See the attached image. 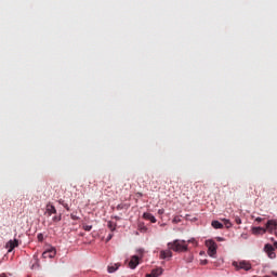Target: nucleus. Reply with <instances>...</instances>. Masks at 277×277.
<instances>
[{
    "instance_id": "8",
    "label": "nucleus",
    "mask_w": 277,
    "mask_h": 277,
    "mask_svg": "<svg viewBox=\"0 0 277 277\" xmlns=\"http://www.w3.org/2000/svg\"><path fill=\"white\" fill-rule=\"evenodd\" d=\"M45 211L48 215H55V213H57V209H55V206H53L52 203H48L45 206Z\"/></svg>"
},
{
    "instance_id": "14",
    "label": "nucleus",
    "mask_w": 277,
    "mask_h": 277,
    "mask_svg": "<svg viewBox=\"0 0 277 277\" xmlns=\"http://www.w3.org/2000/svg\"><path fill=\"white\" fill-rule=\"evenodd\" d=\"M253 233L255 235H259L261 233H267V227L266 228H263V227H253Z\"/></svg>"
},
{
    "instance_id": "29",
    "label": "nucleus",
    "mask_w": 277,
    "mask_h": 277,
    "mask_svg": "<svg viewBox=\"0 0 277 277\" xmlns=\"http://www.w3.org/2000/svg\"><path fill=\"white\" fill-rule=\"evenodd\" d=\"M275 248H277V242L274 243Z\"/></svg>"
},
{
    "instance_id": "23",
    "label": "nucleus",
    "mask_w": 277,
    "mask_h": 277,
    "mask_svg": "<svg viewBox=\"0 0 277 277\" xmlns=\"http://www.w3.org/2000/svg\"><path fill=\"white\" fill-rule=\"evenodd\" d=\"M216 241H226L223 237H216Z\"/></svg>"
},
{
    "instance_id": "6",
    "label": "nucleus",
    "mask_w": 277,
    "mask_h": 277,
    "mask_svg": "<svg viewBox=\"0 0 277 277\" xmlns=\"http://www.w3.org/2000/svg\"><path fill=\"white\" fill-rule=\"evenodd\" d=\"M264 250L267 253L268 259H276V252H274V247L272 245H265Z\"/></svg>"
},
{
    "instance_id": "15",
    "label": "nucleus",
    "mask_w": 277,
    "mask_h": 277,
    "mask_svg": "<svg viewBox=\"0 0 277 277\" xmlns=\"http://www.w3.org/2000/svg\"><path fill=\"white\" fill-rule=\"evenodd\" d=\"M58 205H62V207H64V209H66V211H70V207H68V203H66V201H64V199H58Z\"/></svg>"
},
{
    "instance_id": "21",
    "label": "nucleus",
    "mask_w": 277,
    "mask_h": 277,
    "mask_svg": "<svg viewBox=\"0 0 277 277\" xmlns=\"http://www.w3.org/2000/svg\"><path fill=\"white\" fill-rule=\"evenodd\" d=\"M192 261H194V255H193V254H189V255L186 258V263H192Z\"/></svg>"
},
{
    "instance_id": "24",
    "label": "nucleus",
    "mask_w": 277,
    "mask_h": 277,
    "mask_svg": "<svg viewBox=\"0 0 277 277\" xmlns=\"http://www.w3.org/2000/svg\"><path fill=\"white\" fill-rule=\"evenodd\" d=\"M255 222L261 223V222H263V219L262 217H256Z\"/></svg>"
},
{
    "instance_id": "33",
    "label": "nucleus",
    "mask_w": 277,
    "mask_h": 277,
    "mask_svg": "<svg viewBox=\"0 0 277 277\" xmlns=\"http://www.w3.org/2000/svg\"><path fill=\"white\" fill-rule=\"evenodd\" d=\"M71 217H72V220H75V216L71 215Z\"/></svg>"
},
{
    "instance_id": "26",
    "label": "nucleus",
    "mask_w": 277,
    "mask_h": 277,
    "mask_svg": "<svg viewBox=\"0 0 277 277\" xmlns=\"http://www.w3.org/2000/svg\"><path fill=\"white\" fill-rule=\"evenodd\" d=\"M202 265H207V260H205L203 262H201Z\"/></svg>"
},
{
    "instance_id": "27",
    "label": "nucleus",
    "mask_w": 277,
    "mask_h": 277,
    "mask_svg": "<svg viewBox=\"0 0 277 277\" xmlns=\"http://www.w3.org/2000/svg\"><path fill=\"white\" fill-rule=\"evenodd\" d=\"M117 209H118V210L122 209V206H120V205H119V206H117Z\"/></svg>"
},
{
    "instance_id": "16",
    "label": "nucleus",
    "mask_w": 277,
    "mask_h": 277,
    "mask_svg": "<svg viewBox=\"0 0 277 277\" xmlns=\"http://www.w3.org/2000/svg\"><path fill=\"white\" fill-rule=\"evenodd\" d=\"M223 222L225 227L233 228V223L230 222V220L223 219Z\"/></svg>"
},
{
    "instance_id": "4",
    "label": "nucleus",
    "mask_w": 277,
    "mask_h": 277,
    "mask_svg": "<svg viewBox=\"0 0 277 277\" xmlns=\"http://www.w3.org/2000/svg\"><path fill=\"white\" fill-rule=\"evenodd\" d=\"M55 254H57L55 248H50L42 253V259H55Z\"/></svg>"
},
{
    "instance_id": "7",
    "label": "nucleus",
    "mask_w": 277,
    "mask_h": 277,
    "mask_svg": "<svg viewBox=\"0 0 277 277\" xmlns=\"http://www.w3.org/2000/svg\"><path fill=\"white\" fill-rule=\"evenodd\" d=\"M140 265V256L133 255L129 262L130 269H135Z\"/></svg>"
},
{
    "instance_id": "13",
    "label": "nucleus",
    "mask_w": 277,
    "mask_h": 277,
    "mask_svg": "<svg viewBox=\"0 0 277 277\" xmlns=\"http://www.w3.org/2000/svg\"><path fill=\"white\" fill-rule=\"evenodd\" d=\"M211 226L216 229L224 228V224H222L220 221H212Z\"/></svg>"
},
{
    "instance_id": "3",
    "label": "nucleus",
    "mask_w": 277,
    "mask_h": 277,
    "mask_svg": "<svg viewBox=\"0 0 277 277\" xmlns=\"http://www.w3.org/2000/svg\"><path fill=\"white\" fill-rule=\"evenodd\" d=\"M233 265L237 269H245V272H250V269H252V264H250L248 261H241L239 263L234 262Z\"/></svg>"
},
{
    "instance_id": "12",
    "label": "nucleus",
    "mask_w": 277,
    "mask_h": 277,
    "mask_svg": "<svg viewBox=\"0 0 277 277\" xmlns=\"http://www.w3.org/2000/svg\"><path fill=\"white\" fill-rule=\"evenodd\" d=\"M35 263L31 265V269H36L37 267H40V260L38 259V254L34 255Z\"/></svg>"
},
{
    "instance_id": "1",
    "label": "nucleus",
    "mask_w": 277,
    "mask_h": 277,
    "mask_svg": "<svg viewBox=\"0 0 277 277\" xmlns=\"http://www.w3.org/2000/svg\"><path fill=\"white\" fill-rule=\"evenodd\" d=\"M169 250H173V252H187V241L185 240H174L173 242L168 243Z\"/></svg>"
},
{
    "instance_id": "32",
    "label": "nucleus",
    "mask_w": 277,
    "mask_h": 277,
    "mask_svg": "<svg viewBox=\"0 0 277 277\" xmlns=\"http://www.w3.org/2000/svg\"><path fill=\"white\" fill-rule=\"evenodd\" d=\"M108 239H111V235H109Z\"/></svg>"
},
{
    "instance_id": "11",
    "label": "nucleus",
    "mask_w": 277,
    "mask_h": 277,
    "mask_svg": "<svg viewBox=\"0 0 277 277\" xmlns=\"http://www.w3.org/2000/svg\"><path fill=\"white\" fill-rule=\"evenodd\" d=\"M119 267H120V264L117 263L113 266H108L107 272H108V274H114V272H118Z\"/></svg>"
},
{
    "instance_id": "10",
    "label": "nucleus",
    "mask_w": 277,
    "mask_h": 277,
    "mask_svg": "<svg viewBox=\"0 0 277 277\" xmlns=\"http://www.w3.org/2000/svg\"><path fill=\"white\" fill-rule=\"evenodd\" d=\"M143 217H144V220H149V222H151V224L157 223V219L155 217V215H153V214H150L148 212H145L143 214Z\"/></svg>"
},
{
    "instance_id": "19",
    "label": "nucleus",
    "mask_w": 277,
    "mask_h": 277,
    "mask_svg": "<svg viewBox=\"0 0 277 277\" xmlns=\"http://www.w3.org/2000/svg\"><path fill=\"white\" fill-rule=\"evenodd\" d=\"M53 222H62V214H60L58 216H53Z\"/></svg>"
},
{
    "instance_id": "31",
    "label": "nucleus",
    "mask_w": 277,
    "mask_h": 277,
    "mask_svg": "<svg viewBox=\"0 0 277 277\" xmlns=\"http://www.w3.org/2000/svg\"><path fill=\"white\" fill-rule=\"evenodd\" d=\"M159 213H163V211L159 210Z\"/></svg>"
},
{
    "instance_id": "28",
    "label": "nucleus",
    "mask_w": 277,
    "mask_h": 277,
    "mask_svg": "<svg viewBox=\"0 0 277 277\" xmlns=\"http://www.w3.org/2000/svg\"><path fill=\"white\" fill-rule=\"evenodd\" d=\"M188 243H194V239L188 240Z\"/></svg>"
},
{
    "instance_id": "5",
    "label": "nucleus",
    "mask_w": 277,
    "mask_h": 277,
    "mask_svg": "<svg viewBox=\"0 0 277 277\" xmlns=\"http://www.w3.org/2000/svg\"><path fill=\"white\" fill-rule=\"evenodd\" d=\"M18 246H19L18 239H14V240H9L5 245V248L8 252H12V250H14V248H18Z\"/></svg>"
},
{
    "instance_id": "30",
    "label": "nucleus",
    "mask_w": 277,
    "mask_h": 277,
    "mask_svg": "<svg viewBox=\"0 0 277 277\" xmlns=\"http://www.w3.org/2000/svg\"><path fill=\"white\" fill-rule=\"evenodd\" d=\"M115 219L120 220V217H118V216H115Z\"/></svg>"
},
{
    "instance_id": "18",
    "label": "nucleus",
    "mask_w": 277,
    "mask_h": 277,
    "mask_svg": "<svg viewBox=\"0 0 277 277\" xmlns=\"http://www.w3.org/2000/svg\"><path fill=\"white\" fill-rule=\"evenodd\" d=\"M82 228L83 230H87V233H90V230H92V225H83Z\"/></svg>"
},
{
    "instance_id": "25",
    "label": "nucleus",
    "mask_w": 277,
    "mask_h": 277,
    "mask_svg": "<svg viewBox=\"0 0 277 277\" xmlns=\"http://www.w3.org/2000/svg\"><path fill=\"white\" fill-rule=\"evenodd\" d=\"M136 196H137L138 198H142L144 195H143L142 193H137Z\"/></svg>"
},
{
    "instance_id": "2",
    "label": "nucleus",
    "mask_w": 277,
    "mask_h": 277,
    "mask_svg": "<svg viewBox=\"0 0 277 277\" xmlns=\"http://www.w3.org/2000/svg\"><path fill=\"white\" fill-rule=\"evenodd\" d=\"M206 247L208 248V254L212 259L215 258V254H217V243H215L214 240H206Z\"/></svg>"
},
{
    "instance_id": "17",
    "label": "nucleus",
    "mask_w": 277,
    "mask_h": 277,
    "mask_svg": "<svg viewBox=\"0 0 277 277\" xmlns=\"http://www.w3.org/2000/svg\"><path fill=\"white\" fill-rule=\"evenodd\" d=\"M107 227H108L109 230H111V232L116 230V224H115L114 222H111V221H109V222L107 223Z\"/></svg>"
},
{
    "instance_id": "22",
    "label": "nucleus",
    "mask_w": 277,
    "mask_h": 277,
    "mask_svg": "<svg viewBox=\"0 0 277 277\" xmlns=\"http://www.w3.org/2000/svg\"><path fill=\"white\" fill-rule=\"evenodd\" d=\"M235 222H236V224H241V219L239 217V216H235Z\"/></svg>"
},
{
    "instance_id": "20",
    "label": "nucleus",
    "mask_w": 277,
    "mask_h": 277,
    "mask_svg": "<svg viewBox=\"0 0 277 277\" xmlns=\"http://www.w3.org/2000/svg\"><path fill=\"white\" fill-rule=\"evenodd\" d=\"M37 239H38V241H44V235L43 234H38Z\"/></svg>"
},
{
    "instance_id": "9",
    "label": "nucleus",
    "mask_w": 277,
    "mask_h": 277,
    "mask_svg": "<svg viewBox=\"0 0 277 277\" xmlns=\"http://www.w3.org/2000/svg\"><path fill=\"white\" fill-rule=\"evenodd\" d=\"M160 259H162V260L172 259V251H171V249L160 251Z\"/></svg>"
}]
</instances>
